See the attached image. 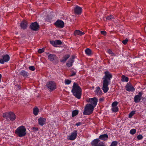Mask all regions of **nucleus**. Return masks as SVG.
I'll list each match as a JSON object with an SVG mask.
<instances>
[{
    "label": "nucleus",
    "mask_w": 146,
    "mask_h": 146,
    "mask_svg": "<svg viewBox=\"0 0 146 146\" xmlns=\"http://www.w3.org/2000/svg\"><path fill=\"white\" fill-rule=\"evenodd\" d=\"M105 75L103 76L102 79L103 81L102 82V90L103 92L106 93L109 90L108 86L111 82V79L112 77L111 74L108 71H106L104 72Z\"/></svg>",
    "instance_id": "f257e3e1"
},
{
    "label": "nucleus",
    "mask_w": 146,
    "mask_h": 146,
    "mask_svg": "<svg viewBox=\"0 0 146 146\" xmlns=\"http://www.w3.org/2000/svg\"><path fill=\"white\" fill-rule=\"evenodd\" d=\"M82 90L78 84L74 82L72 86V92L74 96L78 99H80L82 95Z\"/></svg>",
    "instance_id": "f03ea898"
},
{
    "label": "nucleus",
    "mask_w": 146,
    "mask_h": 146,
    "mask_svg": "<svg viewBox=\"0 0 146 146\" xmlns=\"http://www.w3.org/2000/svg\"><path fill=\"white\" fill-rule=\"evenodd\" d=\"M26 129L24 126H21L18 127L15 131V133L19 137H22L26 134Z\"/></svg>",
    "instance_id": "7ed1b4c3"
},
{
    "label": "nucleus",
    "mask_w": 146,
    "mask_h": 146,
    "mask_svg": "<svg viewBox=\"0 0 146 146\" xmlns=\"http://www.w3.org/2000/svg\"><path fill=\"white\" fill-rule=\"evenodd\" d=\"M94 108L91 104H86L84 108L83 114L89 115L91 114L93 111Z\"/></svg>",
    "instance_id": "20e7f679"
},
{
    "label": "nucleus",
    "mask_w": 146,
    "mask_h": 146,
    "mask_svg": "<svg viewBox=\"0 0 146 146\" xmlns=\"http://www.w3.org/2000/svg\"><path fill=\"white\" fill-rule=\"evenodd\" d=\"M3 117L7 119L9 118L12 121L16 119L15 115L14 113L11 112L4 113L3 114Z\"/></svg>",
    "instance_id": "39448f33"
},
{
    "label": "nucleus",
    "mask_w": 146,
    "mask_h": 146,
    "mask_svg": "<svg viewBox=\"0 0 146 146\" xmlns=\"http://www.w3.org/2000/svg\"><path fill=\"white\" fill-rule=\"evenodd\" d=\"M91 144L93 146H106L104 143L100 141L98 139L94 140L92 141Z\"/></svg>",
    "instance_id": "423d86ee"
},
{
    "label": "nucleus",
    "mask_w": 146,
    "mask_h": 146,
    "mask_svg": "<svg viewBox=\"0 0 146 146\" xmlns=\"http://www.w3.org/2000/svg\"><path fill=\"white\" fill-rule=\"evenodd\" d=\"M46 86L50 91H52L56 88L55 82L53 81H50L47 83Z\"/></svg>",
    "instance_id": "0eeeda50"
},
{
    "label": "nucleus",
    "mask_w": 146,
    "mask_h": 146,
    "mask_svg": "<svg viewBox=\"0 0 146 146\" xmlns=\"http://www.w3.org/2000/svg\"><path fill=\"white\" fill-rule=\"evenodd\" d=\"M87 101L90 103V104H91L93 107L94 108L97 105L98 100L97 98L95 97L93 98H90Z\"/></svg>",
    "instance_id": "6e6552de"
},
{
    "label": "nucleus",
    "mask_w": 146,
    "mask_h": 146,
    "mask_svg": "<svg viewBox=\"0 0 146 146\" xmlns=\"http://www.w3.org/2000/svg\"><path fill=\"white\" fill-rule=\"evenodd\" d=\"M77 130H74L71 133L70 135L67 137L68 139L70 140H73L76 138L77 135Z\"/></svg>",
    "instance_id": "1a4fd4ad"
},
{
    "label": "nucleus",
    "mask_w": 146,
    "mask_h": 146,
    "mask_svg": "<svg viewBox=\"0 0 146 146\" xmlns=\"http://www.w3.org/2000/svg\"><path fill=\"white\" fill-rule=\"evenodd\" d=\"M30 28L33 30L36 31L38 30L39 28L38 24L36 22L32 23L30 26Z\"/></svg>",
    "instance_id": "9d476101"
},
{
    "label": "nucleus",
    "mask_w": 146,
    "mask_h": 146,
    "mask_svg": "<svg viewBox=\"0 0 146 146\" xmlns=\"http://www.w3.org/2000/svg\"><path fill=\"white\" fill-rule=\"evenodd\" d=\"M2 57V58L0 59V63L2 64H4L5 62H7L10 59L9 56L7 54L5 55Z\"/></svg>",
    "instance_id": "9b49d317"
},
{
    "label": "nucleus",
    "mask_w": 146,
    "mask_h": 146,
    "mask_svg": "<svg viewBox=\"0 0 146 146\" xmlns=\"http://www.w3.org/2000/svg\"><path fill=\"white\" fill-rule=\"evenodd\" d=\"M54 25L57 27L63 28L64 27V22L60 20H58L55 23Z\"/></svg>",
    "instance_id": "f8f14e48"
},
{
    "label": "nucleus",
    "mask_w": 146,
    "mask_h": 146,
    "mask_svg": "<svg viewBox=\"0 0 146 146\" xmlns=\"http://www.w3.org/2000/svg\"><path fill=\"white\" fill-rule=\"evenodd\" d=\"M126 90L128 92H133L135 90V89L130 84L127 83L125 86Z\"/></svg>",
    "instance_id": "ddd939ff"
},
{
    "label": "nucleus",
    "mask_w": 146,
    "mask_h": 146,
    "mask_svg": "<svg viewBox=\"0 0 146 146\" xmlns=\"http://www.w3.org/2000/svg\"><path fill=\"white\" fill-rule=\"evenodd\" d=\"M142 94V93L141 92H140L138 93V95H136L135 96L134 101L135 102L137 103L141 100Z\"/></svg>",
    "instance_id": "4468645a"
},
{
    "label": "nucleus",
    "mask_w": 146,
    "mask_h": 146,
    "mask_svg": "<svg viewBox=\"0 0 146 146\" xmlns=\"http://www.w3.org/2000/svg\"><path fill=\"white\" fill-rule=\"evenodd\" d=\"M47 54H48V59L50 61H52L54 60H56L57 57L54 54H49V53H47Z\"/></svg>",
    "instance_id": "2eb2a0df"
},
{
    "label": "nucleus",
    "mask_w": 146,
    "mask_h": 146,
    "mask_svg": "<svg viewBox=\"0 0 146 146\" xmlns=\"http://www.w3.org/2000/svg\"><path fill=\"white\" fill-rule=\"evenodd\" d=\"M82 8L78 6H76L74 9V11L75 13L80 14L82 12Z\"/></svg>",
    "instance_id": "dca6fc26"
},
{
    "label": "nucleus",
    "mask_w": 146,
    "mask_h": 146,
    "mask_svg": "<svg viewBox=\"0 0 146 146\" xmlns=\"http://www.w3.org/2000/svg\"><path fill=\"white\" fill-rule=\"evenodd\" d=\"M46 120L45 118L40 117L38 119L39 124L41 126H43L45 124Z\"/></svg>",
    "instance_id": "f3484780"
},
{
    "label": "nucleus",
    "mask_w": 146,
    "mask_h": 146,
    "mask_svg": "<svg viewBox=\"0 0 146 146\" xmlns=\"http://www.w3.org/2000/svg\"><path fill=\"white\" fill-rule=\"evenodd\" d=\"M108 136L107 134H104L101 135L99 137V139L101 140L104 141H106L108 140Z\"/></svg>",
    "instance_id": "a211bd4d"
},
{
    "label": "nucleus",
    "mask_w": 146,
    "mask_h": 146,
    "mask_svg": "<svg viewBox=\"0 0 146 146\" xmlns=\"http://www.w3.org/2000/svg\"><path fill=\"white\" fill-rule=\"evenodd\" d=\"M74 56H72L70 59L66 63V65L68 67L71 66L72 65V63L74 62Z\"/></svg>",
    "instance_id": "6ab92c4d"
},
{
    "label": "nucleus",
    "mask_w": 146,
    "mask_h": 146,
    "mask_svg": "<svg viewBox=\"0 0 146 146\" xmlns=\"http://www.w3.org/2000/svg\"><path fill=\"white\" fill-rule=\"evenodd\" d=\"M27 23L25 20L22 22L20 24V26L21 28L24 29H25L27 28Z\"/></svg>",
    "instance_id": "aec40b11"
},
{
    "label": "nucleus",
    "mask_w": 146,
    "mask_h": 146,
    "mask_svg": "<svg viewBox=\"0 0 146 146\" xmlns=\"http://www.w3.org/2000/svg\"><path fill=\"white\" fill-rule=\"evenodd\" d=\"M20 74L25 78L27 77L29 75V73L26 71L24 70L21 71L20 72Z\"/></svg>",
    "instance_id": "412c9836"
},
{
    "label": "nucleus",
    "mask_w": 146,
    "mask_h": 146,
    "mask_svg": "<svg viewBox=\"0 0 146 146\" xmlns=\"http://www.w3.org/2000/svg\"><path fill=\"white\" fill-rule=\"evenodd\" d=\"M84 34V33L82 32L79 30H76L74 33L75 35L76 36L77 35L81 36Z\"/></svg>",
    "instance_id": "4be33fe9"
},
{
    "label": "nucleus",
    "mask_w": 146,
    "mask_h": 146,
    "mask_svg": "<svg viewBox=\"0 0 146 146\" xmlns=\"http://www.w3.org/2000/svg\"><path fill=\"white\" fill-rule=\"evenodd\" d=\"M95 93L98 95H100L102 93V91L99 87H97L96 88L95 91Z\"/></svg>",
    "instance_id": "5701e85b"
},
{
    "label": "nucleus",
    "mask_w": 146,
    "mask_h": 146,
    "mask_svg": "<svg viewBox=\"0 0 146 146\" xmlns=\"http://www.w3.org/2000/svg\"><path fill=\"white\" fill-rule=\"evenodd\" d=\"M85 52L86 54L88 56H90L92 54V51L89 48H87L85 50Z\"/></svg>",
    "instance_id": "b1692460"
},
{
    "label": "nucleus",
    "mask_w": 146,
    "mask_h": 146,
    "mask_svg": "<svg viewBox=\"0 0 146 146\" xmlns=\"http://www.w3.org/2000/svg\"><path fill=\"white\" fill-rule=\"evenodd\" d=\"M69 57L70 56L69 54L66 55L64 56L62 59L60 60V61L62 62H65Z\"/></svg>",
    "instance_id": "393cba45"
},
{
    "label": "nucleus",
    "mask_w": 146,
    "mask_h": 146,
    "mask_svg": "<svg viewBox=\"0 0 146 146\" xmlns=\"http://www.w3.org/2000/svg\"><path fill=\"white\" fill-rule=\"evenodd\" d=\"M121 80L123 82H127L129 81V78L124 75H122L121 76Z\"/></svg>",
    "instance_id": "a878e982"
},
{
    "label": "nucleus",
    "mask_w": 146,
    "mask_h": 146,
    "mask_svg": "<svg viewBox=\"0 0 146 146\" xmlns=\"http://www.w3.org/2000/svg\"><path fill=\"white\" fill-rule=\"evenodd\" d=\"M38 112L39 110L36 107L33 109V112L34 114L35 115H38Z\"/></svg>",
    "instance_id": "bb28decb"
},
{
    "label": "nucleus",
    "mask_w": 146,
    "mask_h": 146,
    "mask_svg": "<svg viewBox=\"0 0 146 146\" xmlns=\"http://www.w3.org/2000/svg\"><path fill=\"white\" fill-rule=\"evenodd\" d=\"M78 111L77 110H75L73 111L72 112V117H74V116L76 115H78Z\"/></svg>",
    "instance_id": "cd10ccee"
},
{
    "label": "nucleus",
    "mask_w": 146,
    "mask_h": 146,
    "mask_svg": "<svg viewBox=\"0 0 146 146\" xmlns=\"http://www.w3.org/2000/svg\"><path fill=\"white\" fill-rule=\"evenodd\" d=\"M111 110L114 112H117L118 111V109L117 107H112Z\"/></svg>",
    "instance_id": "c85d7f7f"
},
{
    "label": "nucleus",
    "mask_w": 146,
    "mask_h": 146,
    "mask_svg": "<svg viewBox=\"0 0 146 146\" xmlns=\"http://www.w3.org/2000/svg\"><path fill=\"white\" fill-rule=\"evenodd\" d=\"M71 82L70 80L66 79L65 80V83L66 85H68L70 84Z\"/></svg>",
    "instance_id": "c756f323"
},
{
    "label": "nucleus",
    "mask_w": 146,
    "mask_h": 146,
    "mask_svg": "<svg viewBox=\"0 0 146 146\" xmlns=\"http://www.w3.org/2000/svg\"><path fill=\"white\" fill-rule=\"evenodd\" d=\"M136 130L135 129H131L130 131V133L132 135L136 133Z\"/></svg>",
    "instance_id": "7c9ffc66"
},
{
    "label": "nucleus",
    "mask_w": 146,
    "mask_h": 146,
    "mask_svg": "<svg viewBox=\"0 0 146 146\" xmlns=\"http://www.w3.org/2000/svg\"><path fill=\"white\" fill-rule=\"evenodd\" d=\"M117 144V142L116 141H114L112 142L110 146H116Z\"/></svg>",
    "instance_id": "2f4dec72"
},
{
    "label": "nucleus",
    "mask_w": 146,
    "mask_h": 146,
    "mask_svg": "<svg viewBox=\"0 0 146 146\" xmlns=\"http://www.w3.org/2000/svg\"><path fill=\"white\" fill-rule=\"evenodd\" d=\"M113 17L111 15L107 16L106 17V20H110L113 19Z\"/></svg>",
    "instance_id": "473e14b6"
},
{
    "label": "nucleus",
    "mask_w": 146,
    "mask_h": 146,
    "mask_svg": "<svg viewBox=\"0 0 146 146\" xmlns=\"http://www.w3.org/2000/svg\"><path fill=\"white\" fill-rule=\"evenodd\" d=\"M118 104V103L117 102H114L112 103L111 106L112 107H117Z\"/></svg>",
    "instance_id": "72a5a7b5"
},
{
    "label": "nucleus",
    "mask_w": 146,
    "mask_h": 146,
    "mask_svg": "<svg viewBox=\"0 0 146 146\" xmlns=\"http://www.w3.org/2000/svg\"><path fill=\"white\" fill-rule=\"evenodd\" d=\"M107 52L109 54H111L112 56H113L114 55V53L110 49L107 50Z\"/></svg>",
    "instance_id": "f704fd0d"
},
{
    "label": "nucleus",
    "mask_w": 146,
    "mask_h": 146,
    "mask_svg": "<svg viewBox=\"0 0 146 146\" xmlns=\"http://www.w3.org/2000/svg\"><path fill=\"white\" fill-rule=\"evenodd\" d=\"M135 111H132L129 113V117L130 118H131L135 114Z\"/></svg>",
    "instance_id": "c9c22d12"
},
{
    "label": "nucleus",
    "mask_w": 146,
    "mask_h": 146,
    "mask_svg": "<svg viewBox=\"0 0 146 146\" xmlns=\"http://www.w3.org/2000/svg\"><path fill=\"white\" fill-rule=\"evenodd\" d=\"M29 69L31 71H34L35 70V68L34 66H31L29 67Z\"/></svg>",
    "instance_id": "e433bc0d"
},
{
    "label": "nucleus",
    "mask_w": 146,
    "mask_h": 146,
    "mask_svg": "<svg viewBox=\"0 0 146 146\" xmlns=\"http://www.w3.org/2000/svg\"><path fill=\"white\" fill-rule=\"evenodd\" d=\"M44 51V49L42 48L41 49H39L38 50V52L39 53H41Z\"/></svg>",
    "instance_id": "4c0bfd02"
},
{
    "label": "nucleus",
    "mask_w": 146,
    "mask_h": 146,
    "mask_svg": "<svg viewBox=\"0 0 146 146\" xmlns=\"http://www.w3.org/2000/svg\"><path fill=\"white\" fill-rule=\"evenodd\" d=\"M55 41H56V45H57V44L60 45V44H62V42L60 40H55Z\"/></svg>",
    "instance_id": "58836bf2"
},
{
    "label": "nucleus",
    "mask_w": 146,
    "mask_h": 146,
    "mask_svg": "<svg viewBox=\"0 0 146 146\" xmlns=\"http://www.w3.org/2000/svg\"><path fill=\"white\" fill-rule=\"evenodd\" d=\"M128 41V39L126 38L125 39L123 40L122 41V42L123 44H126L127 43Z\"/></svg>",
    "instance_id": "ea45409f"
},
{
    "label": "nucleus",
    "mask_w": 146,
    "mask_h": 146,
    "mask_svg": "<svg viewBox=\"0 0 146 146\" xmlns=\"http://www.w3.org/2000/svg\"><path fill=\"white\" fill-rule=\"evenodd\" d=\"M50 43L52 45H53L54 46H55L56 45V41H50Z\"/></svg>",
    "instance_id": "a19ab883"
},
{
    "label": "nucleus",
    "mask_w": 146,
    "mask_h": 146,
    "mask_svg": "<svg viewBox=\"0 0 146 146\" xmlns=\"http://www.w3.org/2000/svg\"><path fill=\"white\" fill-rule=\"evenodd\" d=\"M143 138V137L142 135H139L137 137V138L139 140Z\"/></svg>",
    "instance_id": "79ce46f5"
},
{
    "label": "nucleus",
    "mask_w": 146,
    "mask_h": 146,
    "mask_svg": "<svg viewBox=\"0 0 146 146\" xmlns=\"http://www.w3.org/2000/svg\"><path fill=\"white\" fill-rule=\"evenodd\" d=\"M101 33L104 35H106V32L105 31H102L101 32Z\"/></svg>",
    "instance_id": "37998d69"
},
{
    "label": "nucleus",
    "mask_w": 146,
    "mask_h": 146,
    "mask_svg": "<svg viewBox=\"0 0 146 146\" xmlns=\"http://www.w3.org/2000/svg\"><path fill=\"white\" fill-rule=\"evenodd\" d=\"M81 124V123L80 122H79L76 124V125H77V126H79Z\"/></svg>",
    "instance_id": "c03bdc74"
},
{
    "label": "nucleus",
    "mask_w": 146,
    "mask_h": 146,
    "mask_svg": "<svg viewBox=\"0 0 146 146\" xmlns=\"http://www.w3.org/2000/svg\"><path fill=\"white\" fill-rule=\"evenodd\" d=\"M76 72H73L72 73V74L70 75V76H74L76 75Z\"/></svg>",
    "instance_id": "a18cd8bd"
},
{
    "label": "nucleus",
    "mask_w": 146,
    "mask_h": 146,
    "mask_svg": "<svg viewBox=\"0 0 146 146\" xmlns=\"http://www.w3.org/2000/svg\"><path fill=\"white\" fill-rule=\"evenodd\" d=\"M33 129L35 131H37L38 130V129L36 127L33 128Z\"/></svg>",
    "instance_id": "49530a36"
},
{
    "label": "nucleus",
    "mask_w": 146,
    "mask_h": 146,
    "mask_svg": "<svg viewBox=\"0 0 146 146\" xmlns=\"http://www.w3.org/2000/svg\"><path fill=\"white\" fill-rule=\"evenodd\" d=\"M1 75L0 74V82L1 81Z\"/></svg>",
    "instance_id": "de8ad7c7"
},
{
    "label": "nucleus",
    "mask_w": 146,
    "mask_h": 146,
    "mask_svg": "<svg viewBox=\"0 0 146 146\" xmlns=\"http://www.w3.org/2000/svg\"><path fill=\"white\" fill-rule=\"evenodd\" d=\"M20 88H21V87L20 86H18V88L19 89H20Z\"/></svg>",
    "instance_id": "09e8293b"
}]
</instances>
